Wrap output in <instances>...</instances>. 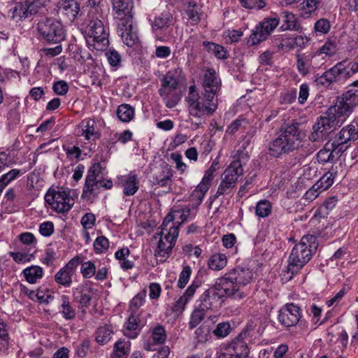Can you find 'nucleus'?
I'll return each mask as SVG.
<instances>
[{"instance_id": "1", "label": "nucleus", "mask_w": 358, "mask_h": 358, "mask_svg": "<svg viewBox=\"0 0 358 358\" xmlns=\"http://www.w3.org/2000/svg\"><path fill=\"white\" fill-rule=\"evenodd\" d=\"M303 134L299 130L297 123L287 124L282 127L280 134L269 143V154L279 157L289 153L302 145Z\"/></svg>"}, {"instance_id": "2", "label": "nucleus", "mask_w": 358, "mask_h": 358, "mask_svg": "<svg viewBox=\"0 0 358 358\" xmlns=\"http://www.w3.org/2000/svg\"><path fill=\"white\" fill-rule=\"evenodd\" d=\"M316 248V237L313 235L303 236L294 246L288 259L287 273H291L289 280L310 260Z\"/></svg>"}, {"instance_id": "3", "label": "nucleus", "mask_w": 358, "mask_h": 358, "mask_svg": "<svg viewBox=\"0 0 358 358\" xmlns=\"http://www.w3.org/2000/svg\"><path fill=\"white\" fill-rule=\"evenodd\" d=\"M254 333L252 325L247 324L230 343L220 345L217 358H248V343H250Z\"/></svg>"}, {"instance_id": "4", "label": "nucleus", "mask_w": 358, "mask_h": 358, "mask_svg": "<svg viewBox=\"0 0 358 358\" xmlns=\"http://www.w3.org/2000/svg\"><path fill=\"white\" fill-rule=\"evenodd\" d=\"M358 72V58L353 62L345 64L338 62L335 66L323 73L316 76L315 83L317 86L327 87L334 83H343Z\"/></svg>"}, {"instance_id": "5", "label": "nucleus", "mask_w": 358, "mask_h": 358, "mask_svg": "<svg viewBox=\"0 0 358 358\" xmlns=\"http://www.w3.org/2000/svg\"><path fill=\"white\" fill-rule=\"evenodd\" d=\"M334 108L330 107L324 115L320 116L313 127V131L309 136L313 142L322 141L337 127H341L345 120Z\"/></svg>"}, {"instance_id": "6", "label": "nucleus", "mask_w": 358, "mask_h": 358, "mask_svg": "<svg viewBox=\"0 0 358 358\" xmlns=\"http://www.w3.org/2000/svg\"><path fill=\"white\" fill-rule=\"evenodd\" d=\"M186 99L189 115L197 118L211 116L217 108V99L207 97L205 94L200 96L194 85L189 87Z\"/></svg>"}, {"instance_id": "7", "label": "nucleus", "mask_w": 358, "mask_h": 358, "mask_svg": "<svg viewBox=\"0 0 358 358\" xmlns=\"http://www.w3.org/2000/svg\"><path fill=\"white\" fill-rule=\"evenodd\" d=\"M87 17L88 23L85 31L92 39L94 48L99 51L103 50L109 44V33L103 22V13H88Z\"/></svg>"}, {"instance_id": "8", "label": "nucleus", "mask_w": 358, "mask_h": 358, "mask_svg": "<svg viewBox=\"0 0 358 358\" xmlns=\"http://www.w3.org/2000/svg\"><path fill=\"white\" fill-rule=\"evenodd\" d=\"M181 73V69H173L169 71L161 79L158 92L167 108H172L178 102L179 99L175 92L178 88Z\"/></svg>"}, {"instance_id": "9", "label": "nucleus", "mask_w": 358, "mask_h": 358, "mask_svg": "<svg viewBox=\"0 0 358 358\" xmlns=\"http://www.w3.org/2000/svg\"><path fill=\"white\" fill-rule=\"evenodd\" d=\"M45 200L57 213L68 212L74 204L68 189H50L45 195Z\"/></svg>"}, {"instance_id": "10", "label": "nucleus", "mask_w": 358, "mask_h": 358, "mask_svg": "<svg viewBox=\"0 0 358 358\" xmlns=\"http://www.w3.org/2000/svg\"><path fill=\"white\" fill-rule=\"evenodd\" d=\"M179 229L175 224L168 225V230L162 233V224L160 231L157 233V235L160 236V238L158 241L157 248L155 251V256L163 259L167 258L176 244Z\"/></svg>"}, {"instance_id": "11", "label": "nucleus", "mask_w": 358, "mask_h": 358, "mask_svg": "<svg viewBox=\"0 0 358 358\" xmlns=\"http://www.w3.org/2000/svg\"><path fill=\"white\" fill-rule=\"evenodd\" d=\"M37 29L43 38L48 42L57 43L65 38L62 25L55 19L41 20L38 23Z\"/></svg>"}, {"instance_id": "12", "label": "nucleus", "mask_w": 358, "mask_h": 358, "mask_svg": "<svg viewBox=\"0 0 358 358\" xmlns=\"http://www.w3.org/2000/svg\"><path fill=\"white\" fill-rule=\"evenodd\" d=\"M357 106L358 91L349 90L338 97L332 107L346 120Z\"/></svg>"}, {"instance_id": "13", "label": "nucleus", "mask_w": 358, "mask_h": 358, "mask_svg": "<svg viewBox=\"0 0 358 358\" xmlns=\"http://www.w3.org/2000/svg\"><path fill=\"white\" fill-rule=\"evenodd\" d=\"M196 215V209L192 208L191 203L182 208L173 210L163 221L162 233L168 230V225L175 224L178 228L188 218H194Z\"/></svg>"}, {"instance_id": "14", "label": "nucleus", "mask_w": 358, "mask_h": 358, "mask_svg": "<svg viewBox=\"0 0 358 358\" xmlns=\"http://www.w3.org/2000/svg\"><path fill=\"white\" fill-rule=\"evenodd\" d=\"M215 285L222 294L223 297L227 296L234 299H241L246 296L245 292L239 287L228 272L218 278Z\"/></svg>"}, {"instance_id": "15", "label": "nucleus", "mask_w": 358, "mask_h": 358, "mask_svg": "<svg viewBox=\"0 0 358 358\" xmlns=\"http://www.w3.org/2000/svg\"><path fill=\"white\" fill-rule=\"evenodd\" d=\"M80 263V258L78 256L71 259L55 273L54 279L56 283L66 288L70 287L73 282V278L76 275V269Z\"/></svg>"}, {"instance_id": "16", "label": "nucleus", "mask_w": 358, "mask_h": 358, "mask_svg": "<svg viewBox=\"0 0 358 358\" xmlns=\"http://www.w3.org/2000/svg\"><path fill=\"white\" fill-rule=\"evenodd\" d=\"M172 177L173 170L171 167L166 163H163L152 169V172L150 176V181L154 186L161 187H168L169 190L171 191Z\"/></svg>"}, {"instance_id": "17", "label": "nucleus", "mask_w": 358, "mask_h": 358, "mask_svg": "<svg viewBox=\"0 0 358 358\" xmlns=\"http://www.w3.org/2000/svg\"><path fill=\"white\" fill-rule=\"evenodd\" d=\"M301 317V308L293 303H286L278 312V319L284 327L295 326Z\"/></svg>"}, {"instance_id": "18", "label": "nucleus", "mask_w": 358, "mask_h": 358, "mask_svg": "<svg viewBox=\"0 0 358 358\" xmlns=\"http://www.w3.org/2000/svg\"><path fill=\"white\" fill-rule=\"evenodd\" d=\"M320 63L317 58V55L313 52H305L297 54L296 56V67L302 76H306L315 69L320 68Z\"/></svg>"}, {"instance_id": "19", "label": "nucleus", "mask_w": 358, "mask_h": 358, "mask_svg": "<svg viewBox=\"0 0 358 358\" xmlns=\"http://www.w3.org/2000/svg\"><path fill=\"white\" fill-rule=\"evenodd\" d=\"M222 294L214 285L200 296L198 300L199 306L206 310L217 309L222 305Z\"/></svg>"}, {"instance_id": "20", "label": "nucleus", "mask_w": 358, "mask_h": 358, "mask_svg": "<svg viewBox=\"0 0 358 358\" xmlns=\"http://www.w3.org/2000/svg\"><path fill=\"white\" fill-rule=\"evenodd\" d=\"M213 176L208 171L206 173L200 183L190 195V203L192 208L197 209L208 191Z\"/></svg>"}, {"instance_id": "21", "label": "nucleus", "mask_w": 358, "mask_h": 358, "mask_svg": "<svg viewBox=\"0 0 358 358\" xmlns=\"http://www.w3.org/2000/svg\"><path fill=\"white\" fill-rule=\"evenodd\" d=\"M113 16L118 22L131 20L133 18L131 0H111Z\"/></svg>"}, {"instance_id": "22", "label": "nucleus", "mask_w": 358, "mask_h": 358, "mask_svg": "<svg viewBox=\"0 0 358 358\" xmlns=\"http://www.w3.org/2000/svg\"><path fill=\"white\" fill-rule=\"evenodd\" d=\"M117 33L124 43L129 47L133 46L138 39L136 31L132 25V20L118 22Z\"/></svg>"}, {"instance_id": "23", "label": "nucleus", "mask_w": 358, "mask_h": 358, "mask_svg": "<svg viewBox=\"0 0 358 358\" xmlns=\"http://www.w3.org/2000/svg\"><path fill=\"white\" fill-rule=\"evenodd\" d=\"M117 184L123 189V193L126 196L135 194L139 189V180L134 171H131L127 175L118 177Z\"/></svg>"}, {"instance_id": "24", "label": "nucleus", "mask_w": 358, "mask_h": 358, "mask_svg": "<svg viewBox=\"0 0 358 358\" xmlns=\"http://www.w3.org/2000/svg\"><path fill=\"white\" fill-rule=\"evenodd\" d=\"M220 86V80L217 77L215 71L212 69H208L205 73L203 80V94H206L207 97L215 98Z\"/></svg>"}, {"instance_id": "25", "label": "nucleus", "mask_w": 358, "mask_h": 358, "mask_svg": "<svg viewBox=\"0 0 358 358\" xmlns=\"http://www.w3.org/2000/svg\"><path fill=\"white\" fill-rule=\"evenodd\" d=\"M78 129V135L83 136L86 141H95L100 138V133L94 119L83 120L80 123Z\"/></svg>"}, {"instance_id": "26", "label": "nucleus", "mask_w": 358, "mask_h": 358, "mask_svg": "<svg viewBox=\"0 0 358 358\" xmlns=\"http://www.w3.org/2000/svg\"><path fill=\"white\" fill-rule=\"evenodd\" d=\"M228 273L242 290L251 282L253 278V273L249 268L236 267L229 271Z\"/></svg>"}, {"instance_id": "27", "label": "nucleus", "mask_w": 358, "mask_h": 358, "mask_svg": "<svg viewBox=\"0 0 358 358\" xmlns=\"http://www.w3.org/2000/svg\"><path fill=\"white\" fill-rule=\"evenodd\" d=\"M59 12L67 16L70 21H73L80 12V5L76 0H59L57 3Z\"/></svg>"}, {"instance_id": "28", "label": "nucleus", "mask_w": 358, "mask_h": 358, "mask_svg": "<svg viewBox=\"0 0 358 358\" xmlns=\"http://www.w3.org/2000/svg\"><path fill=\"white\" fill-rule=\"evenodd\" d=\"M280 19L282 21L280 29L282 31L291 30L301 32L303 27L299 22L296 17L292 13L287 10L280 13Z\"/></svg>"}, {"instance_id": "29", "label": "nucleus", "mask_w": 358, "mask_h": 358, "mask_svg": "<svg viewBox=\"0 0 358 358\" xmlns=\"http://www.w3.org/2000/svg\"><path fill=\"white\" fill-rule=\"evenodd\" d=\"M358 139V124L351 123L344 127L338 134V144H344Z\"/></svg>"}, {"instance_id": "30", "label": "nucleus", "mask_w": 358, "mask_h": 358, "mask_svg": "<svg viewBox=\"0 0 358 358\" xmlns=\"http://www.w3.org/2000/svg\"><path fill=\"white\" fill-rule=\"evenodd\" d=\"M131 350V342L120 339L114 343L110 358H127Z\"/></svg>"}, {"instance_id": "31", "label": "nucleus", "mask_w": 358, "mask_h": 358, "mask_svg": "<svg viewBox=\"0 0 358 358\" xmlns=\"http://www.w3.org/2000/svg\"><path fill=\"white\" fill-rule=\"evenodd\" d=\"M320 0H302L299 4L300 15L307 19L316 14Z\"/></svg>"}, {"instance_id": "32", "label": "nucleus", "mask_w": 358, "mask_h": 358, "mask_svg": "<svg viewBox=\"0 0 358 358\" xmlns=\"http://www.w3.org/2000/svg\"><path fill=\"white\" fill-rule=\"evenodd\" d=\"M27 172L25 169H13L0 177V189L3 192L4 188L17 178L21 177Z\"/></svg>"}, {"instance_id": "33", "label": "nucleus", "mask_w": 358, "mask_h": 358, "mask_svg": "<svg viewBox=\"0 0 358 358\" xmlns=\"http://www.w3.org/2000/svg\"><path fill=\"white\" fill-rule=\"evenodd\" d=\"M236 182L243 174V169L240 159H234L223 173Z\"/></svg>"}, {"instance_id": "34", "label": "nucleus", "mask_w": 358, "mask_h": 358, "mask_svg": "<svg viewBox=\"0 0 358 358\" xmlns=\"http://www.w3.org/2000/svg\"><path fill=\"white\" fill-rule=\"evenodd\" d=\"M138 320L134 315H131L125 324L124 335L129 338H136L140 332Z\"/></svg>"}, {"instance_id": "35", "label": "nucleus", "mask_w": 358, "mask_h": 358, "mask_svg": "<svg viewBox=\"0 0 358 358\" xmlns=\"http://www.w3.org/2000/svg\"><path fill=\"white\" fill-rule=\"evenodd\" d=\"M73 295L76 301L79 303V308H86L90 305L92 296L90 292L85 291L83 286H79L73 290Z\"/></svg>"}, {"instance_id": "36", "label": "nucleus", "mask_w": 358, "mask_h": 358, "mask_svg": "<svg viewBox=\"0 0 358 358\" xmlns=\"http://www.w3.org/2000/svg\"><path fill=\"white\" fill-rule=\"evenodd\" d=\"M227 256L222 253L213 254L208 260V266L213 271H220L227 266Z\"/></svg>"}, {"instance_id": "37", "label": "nucleus", "mask_w": 358, "mask_h": 358, "mask_svg": "<svg viewBox=\"0 0 358 358\" xmlns=\"http://www.w3.org/2000/svg\"><path fill=\"white\" fill-rule=\"evenodd\" d=\"M100 182L101 180H96L95 178H88L86 176L82 196L89 198L92 194L97 193L100 189Z\"/></svg>"}, {"instance_id": "38", "label": "nucleus", "mask_w": 358, "mask_h": 358, "mask_svg": "<svg viewBox=\"0 0 358 358\" xmlns=\"http://www.w3.org/2000/svg\"><path fill=\"white\" fill-rule=\"evenodd\" d=\"M22 273L27 281L34 284L43 277V269L39 266H31L24 269Z\"/></svg>"}, {"instance_id": "39", "label": "nucleus", "mask_w": 358, "mask_h": 358, "mask_svg": "<svg viewBox=\"0 0 358 358\" xmlns=\"http://www.w3.org/2000/svg\"><path fill=\"white\" fill-rule=\"evenodd\" d=\"M113 334L112 327L106 324L97 329L95 340L99 344L104 345L111 339Z\"/></svg>"}, {"instance_id": "40", "label": "nucleus", "mask_w": 358, "mask_h": 358, "mask_svg": "<svg viewBox=\"0 0 358 358\" xmlns=\"http://www.w3.org/2000/svg\"><path fill=\"white\" fill-rule=\"evenodd\" d=\"M60 313L68 320H73L76 316V311L70 304L69 297L66 295L61 296Z\"/></svg>"}, {"instance_id": "41", "label": "nucleus", "mask_w": 358, "mask_h": 358, "mask_svg": "<svg viewBox=\"0 0 358 358\" xmlns=\"http://www.w3.org/2000/svg\"><path fill=\"white\" fill-rule=\"evenodd\" d=\"M186 13L188 15L189 20L191 21V24H197L201 20V13L200 8L194 1H189L188 3Z\"/></svg>"}, {"instance_id": "42", "label": "nucleus", "mask_w": 358, "mask_h": 358, "mask_svg": "<svg viewBox=\"0 0 358 358\" xmlns=\"http://www.w3.org/2000/svg\"><path fill=\"white\" fill-rule=\"evenodd\" d=\"M11 17L16 20H22L29 17L25 1L15 3V6L10 10Z\"/></svg>"}, {"instance_id": "43", "label": "nucleus", "mask_w": 358, "mask_h": 358, "mask_svg": "<svg viewBox=\"0 0 358 358\" xmlns=\"http://www.w3.org/2000/svg\"><path fill=\"white\" fill-rule=\"evenodd\" d=\"M117 116L122 122H128L134 116V109L129 104H122L117 108Z\"/></svg>"}, {"instance_id": "44", "label": "nucleus", "mask_w": 358, "mask_h": 358, "mask_svg": "<svg viewBox=\"0 0 358 358\" xmlns=\"http://www.w3.org/2000/svg\"><path fill=\"white\" fill-rule=\"evenodd\" d=\"M336 52V45L335 43L328 41L319 48L316 52H313L317 55V58L319 59L322 56V59H324L327 57L334 55Z\"/></svg>"}, {"instance_id": "45", "label": "nucleus", "mask_w": 358, "mask_h": 358, "mask_svg": "<svg viewBox=\"0 0 358 358\" xmlns=\"http://www.w3.org/2000/svg\"><path fill=\"white\" fill-rule=\"evenodd\" d=\"M172 15L169 12H163L158 17H156L152 24L155 29H160L167 27L171 22Z\"/></svg>"}, {"instance_id": "46", "label": "nucleus", "mask_w": 358, "mask_h": 358, "mask_svg": "<svg viewBox=\"0 0 358 358\" xmlns=\"http://www.w3.org/2000/svg\"><path fill=\"white\" fill-rule=\"evenodd\" d=\"M334 144L327 143L324 148L321 149L317 155V160L322 163H326L333 161L334 159V150L333 149Z\"/></svg>"}, {"instance_id": "47", "label": "nucleus", "mask_w": 358, "mask_h": 358, "mask_svg": "<svg viewBox=\"0 0 358 358\" xmlns=\"http://www.w3.org/2000/svg\"><path fill=\"white\" fill-rule=\"evenodd\" d=\"M268 34L263 32V30L257 25L254 30H252L248 41V45L250 46L256 45L261 42L265 41L268 38Z\"/></svg>"}, {"instance_id": "48", "label": "nucleus", "mask_w": 358, "mask_h": 358, "mask_svg": "<svg viewBox=\"0 0 358 358\" xmlns=\"http://www.w3.org/2000/svg\"><path fill=\"white\" fill-rule=\"evenodd\" d=\"M203 45L207 51L214 54L218 59H225L227 57V52L222 45L208 41H204Z\"/></svg>"}, {"instance_id": "49", "label": "nucleus", "mask_w": 358, "mask_h": 358, "mask_svg": "<svg viewBox=\"0 0 358 358\" xmlns=\"http://www.w3.org/2000/svg\"><path fill=\"white\" fill-rule=\"evenodd\" d=\"M19 103L15 101H12L8 105V111L6 115L9 125L16 124L20 122V115L18 113Z\"/></svg>"}, {"instance_id": "50", "label": "nucleus", "mask_w": 358, "mask_h": 358, "mask_svg": "<svg viewBox=\"0 0 358 358\" xmlns=\"http://www.w3.org/2000/svg\"><path fill=\"white\" fill-rule=\"evenodd\" d=\"M279 22L280 18L277 17H266L258 26L263 30V32L264 31L269 36L279 24Z\"/></svg>"}, {"instance_id": "51", "label": "nucleus", "mask_w": 358, "mask_h": 358, "mask_svg": "<svg viewBox=\"0 0 358 358\" xmlns=\"http://www.w3.org/2000/svg\"><path fill=\"white\" fill-rule=\"evenodd\" d=\"M271 210L272 205L271 202L266 199H263L257 202L255 213L259 217H266L271 214Z\"/></svg>"}, {"instance_id": "52", "label": "nucleus", "mask_w": 358, "mask_h": 358, "mask_svg": "<svg viewBox=\"0 0 358 358\" xmlns=\"http://www.w3.org/2000/svg\"><path fill=\"white\" fill-rule=\"evenodd\" d=\"M232 329L229 322H222L216 325L213 334L218 338H224L231 334Z\"/></svg>"}, {"instance_id": "53", "label": "nucleus", "mask_w": 358, "mask_h": 358, "mask_svg": "<svg viewBox=\"0 0 358 358\" xmlns=\"http://www.w3.org/2000/svg\"><path fill=\"white\" fill-rule=\"evenodd\" d=\"M62 148L69 160L78 161L80 159L82 150L78 146L68 143L64 144Z\"/></svg>"}, {"instance_id": "54", "label": "nucleus", "mask_w": 358, "mask_h": 358, "mask_svg": "<svg viewBox=\"0 0 358 358\" xmlns=\"http://www.w3.org/2000/svg\"><path fill=\"white\" fill-rule=\"evenodd\" d=\"M334 173L327 172L323 175L322 177L315 183L316 187L319 188L320 191H324L331 187L334 183Z\"/></svg>"}, {"instance_id": "55", "label": "nucleus", "mask_w": 358, "mask_h": 358, "mask_svg": "<svg viewBox=\"0 0 358 358\" xmlns=\"http://www.w3.org/2000/svg\"><path fill=\"white\" fill-rule=\"evenodd\" d=\"M152 338L156 344H162L166 340V332L162 325L155 327L152 330Z\"/></svg>"}, {"instance_id": "56", "label": "nucleus", "mask_w": 358, "mask_h": 358, "mask_svg": "<svg viewBox=\"0 0 358 358\" xmlns=\"http://www.w3.org/2000/svg\"><path fill=\"white\" fill-rule=\"evenodd\" d=\"M94 252L96 254L106 252L109 248V241L104 236H98L93 244Z\"/></svg>"}, {"instance_id": "57", "label": "nucleus", "mask_w": 358, "mask_h": 358, "mask_svg": "<svg viewBox=\"0 0 358 358\" xmlns=\"http://www.w3.org/2000/svg\"><path fill=\"white\" fill-rule=\"evenodd\" d=\"M205 311L206 310H203L200 306H199L198 309L194 310L190 317V321L189 322V327L190 329L195 328L201 321L204 319L205 317Z\"/></svg>"}, {"instance_id": "58", "label": "nucleus", "mask_w": 358, "mask_h": 358, "mask_svg": "<svg viewBox=\"0 0 358 358\" xmlns=\"http://www.w3.org/2000/svg\"><path fill=\"white\" fill-rule=\"evenodd\" d=\"M241 6L247 9L261 10L266 6V0H238Z\"/></svg>"}, {"instance_id": "59", "label": "nucleus", "mask_w": 358, "mask_h": 358, "mask_svg": "<svg viewBox=\"0 0 358 358\" xmlns=\"http://www.w3.org/2000/svg\"><path fill=\"white\" fill-rule=\"evenodd\" d=\"M104 169L101 166L100 163L95 162L92 164L87 174L88 178H95L96 180H101L103 178Z\"/></svg>"}, {"instance_id": "60", "label": "nucleus", "mask_w": 358, "mask_h": 358, "mask_svg": "<svg viewBox=\"0 0 358 358\" xmlns=\"http://www.w3.org/2000/svg\"><path fill=\"white\" fill-rule=\"evenodd\" d=\"M296 98V90L294 88L285 90L280 93L279 102L281 104H290L293 103Z\"/></svg>"}, {"instance_id": "61", "label": "nucleus", "mask_w": 358, "mask_h": 358, "mask_svg": "<svg viewBox=\"0 0 358 358\" xmlns=\"http://www.w3.org/2000/svg\"><path fill=\"white\" fill-rule=\"evenodd\" d=\"M96 267L92 261L83 262L81 264L80 272L84 278H90L96 273Z\"/></svg>"}, {"instance_id": "62", "label": "nucleus", "mask_w": 358, "mask_h": 358, "mask_svg": "<svg viewBox=\"0 0 358 358\" xmlns=\"http://www.w3.org/2000/svg\"><path fill=\"white\" fill-rule=\"evenodd\" d=\"M331 28L329 21L324 18L318 20L314 25V31L317 34H326Z\"/></svg>"}, {"instance_id": "63", "label": "nucleus", "mask_w": 358, "mask_h": 358, "mask_svg": "<svg viewBox=\"0 0 358 358\" xmlns=\"http://www.w3.org/2000/svg\"><path fill=\"white\" fill-rule=\"evenodd\" d=\"M105 55L110 65L113 67H117L121 62V56L120 53L114 49L108 50Z\"/></svg>"}, {"instance_id": "64", "label": "nucleus", "mask_w": 358, "mask_h": 358, "mask_svg": "<svg viewBox=\"0 0 358 358\" xmlns=\"http://www.w3.org/2000/svg\"><path fill=\"white\" fill-rule=\"evenodd\" d=\"M248 124V122L245 118L239 117L236 120L233 121L229 126H228L226 133L230 135L235 134L241 128H245Z\"/></svg>"}]
</instances>
